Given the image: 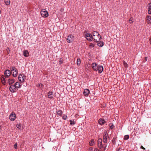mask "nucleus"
Segmentation results:
<instances>
[{
	"mask_svg": "<svg viewBox=\"0 0 151 151\" xmlns=\"http://www.w3.org/2000/svg\"><path fill=\"white\" fill-rule=\"evenodd\" d=\"M148 8H151V3H149L148 4Z\"/></svg>",
	"mask_w": 151,
	"mask_h": 151,
	"instance_id": "33",
	"label": "nucleus"
},
{
	"mask_svg": "<svg viewBox=\"0 0 151 151\" xmlns=\"http://www.w3.org/2000/svg\"><path fill=\"white\" fill-rule=\"evenodd\" d=\"M94 151H99V150L97 148H95L94 150Z\"/></svg>",
	"mask_w": 151,
	"mask_h": 151,
	"instance_id": "38",
	"label": "nucleus"
},
{
	"mask_svg": "<svg viewBox=\"0 0 151 151\" xmlns=\"http://www.w3.org/2000/svg\"><path fill=\"white\" fill-rule=\"evenodd\" d=\"M128 129L129 130H131V127L130 126H129L128 127Z\"/></svg>",
	"mask_w": 151,
	"mask_h": 151,
	"instance_id": "39",
	"label": "nucleus"
},
{
	"mask_svg": "<svg viewBox=\"0 0 151 151\" xmlns=\"http://www.w3.org/2000/svg\"><path fill=\"white\" fill-rule=\"evenodd\" d=\"M105 123V122L104 120L103 119H100L99 120V123L100 125H103Z\"/></svg>",
	"mask_w": 151,
	"mask_h": 151,
	"instance_id": "14",
	"label": "nucleus"
},
{
	"mask_svg": "<svg viewBox=\"0 0 151 151\" xmlns=\"http://www.w3.org/2000/svg\"><path fill=\"white\" fill-rule=\"evenodd\" d=\"M150 44H151V39H150Z\"/></svg>",
	"mask_w": 151,
	"mask_h": 151,
	"instance_id": "43",
	"label": "nucleus"
},
{
	"mask_svg": "<svg viewBox=\"0 0 151 151\" xmlns=\"http://www.w3.org/2000/svg\"><path fill=\"white\" fill-rule=\"evenodd\" d=\"M53 92L52 91H49L47 93L48 97L50 99L53 98Z\"/></svg>",
	"mask_w": 151,
	"mask_h": 151,
	"instance_id": "15",
	"label": "nucleus"
},
{
	"mask_svg": "<svg viewBox=\"0 0 151 151\" xmlns=\"http://www.w3.org/2000/svg\"><path fill=\"white\" fill-rule=\"evenodd\" d=\"M81 64V59L80 58H78L77 60V64L78 65H80Z\"/></svg>",
	"mask_w": 151,
	"mask_h": 151,
	"instance_id": "25",
	"label": "nucleus"
},
{
	"mask_svg": "<svg viewBox=\"0 0 151 151\" xmlns=\"http://www.w3.org/2000/svg\"><path fill=\"white\" fill-rule=\"evenodd\" d=\"M14 147L15 149H17V143H15L14 145Z\"/></svg>",
	"mask_w": 151,
	"mask_h": 151,
	"instance_id": "31",
	"label": "nucleus"
},
{
	"mask_svg": "<svg viewBox=\"0 0 151 151\" xmlns=\"http://www.w3.org/2000/svg\"><path fill=\"white\" fill-rule=\"evenodd\" d=\"M16 127L18 129H20L21 126L20 124H17L16 125Z\"/></svg>",
	"mask_w": 151,
	"mask_h": 151,
	"instance_id": "32",
	"label": "nucleus"
},
{
	"mask_svg": "<svg viewBox=\"0 0 151 151\" xmlns=\"http://www.w3.org/2000/svg\"><path fill=\"white\" fill-rule=\"evenodd\" d=\"M11 73L9 70H6L4 72V75L6 77L8 78L11 75Z\"/></svg>",
	"mask_w": 151,
	"mask_h": 151,
	"instance_id": "13",
	"label": "nucleus"
},
{
	"mask_svg": "<svg viewBox=\"0 0 151 151\" xmlns=\"http://www.w3.org/2000/svg\"><path fill=\"white\" fill-rule=\"evenodd\" d=\"M129 135H127L124 136V140H127V139H129Z\"/></svg>",
	"mask_w": 151,
	"mask_h": 151,
	"instance_id": "27",
	"label": "nucleus"
},
{
	"mask_svg": "<svg viewBox=\"0 0 151 151\" xmlns=\"http://www.w3.org/2000/svg\"><path fill=\"white\" fill-rule=\"evenodd\" d=\"M109 138L107 132L105 131L104 133L103 140L99 138L98 140V146L100 149L105 150L107 146V139Z\"/></svg>",
	"mask_w": 151,
	"mask_h": 151,
	"instance_id": "1",
	"label": "nucleus"
},
{
	"mask_svg": "<svg viewBox=\"0 0 151 151\" xmlns=\"http://www.w3.org/2000/svg\"><path fill=\"white\" fill-rule=\"evenodd\" d=\"M26 77L23 73L19 74L18 77L19 80L22 82H23L26 79Z\"/></svg>",
	"mask_w": 151,
	"mask_h": 151,
	"instance_id": "3",
	"label": "nucleus"
},
{
	"mask_svg": "<svg viewBox=\"0 0 151 151\" xmlns=\"http://www.w3.org/2000/svg\"><path fill=\"white\" fill-rule=\"evenodd\" d=\"M94 140L92 139L89 142V145L90 146H92L94 144Z\"/></svg>",
	"mask_w": 151,
	"mask_h": 151,
	"instance_id": "24",
	"label": "nucleus"
},
{
	"mask_svg": "<svg viewBox=\"0 0 151 151\" xmlns=\"http://www.w3.org/2000/svg\"><path fill=\"white\" fill-rule=\"evenodd\" d=\"M137 93H134V95H137Z\"/></svg>",
	"mask_w": 151,
	"mask_h": 151,
	"instance_id": "45",
	"label": "nucleus"
},
{
	"mask_svg": "<svg viewBox=\"0 0 151 151\" xmlns=\"http://www.w3.org/2000/svg\"><path fill=\"white\" fill-rule=\"evenodd\" d=\"M124 64L125 66V67H127V64H125V62H124Z\"/></svg>",
	"mask_w": 151,
	"mask_h": 151,
	"instance_id": "41",
	"label": "nucleus"
},
{
	"mask_svg": "<svg viewBox=\"0 0 151 151\" xmlns=\"http://www.w3.org/2000/svg\"><path fill=\"white\" fill-rule=\"evenodd\" d=\"M14 85L17 89L20 87L21 86L20 85V83L19 82H16Z\"/></svg>",
	"mask_w": 151,
	"mask_h": 151,
	"instance_id": "17",
	"label": "nucleus"
},
{
	"mask_svg": "<svg viewBox=\"0 0 151 151\" xmlns=\"http://www.w3.org/2000/svg\"><path fill=\"white\" fill-rule=\"evenodd\" d=\"M29 53L27 50H25L23 52V55L25 57H27L29 56Z\"/></svg>",
	"mask_w": 151,
	"mask_h": 151,
	"instance_id": "20",
	"label": "nucleus"
},
{
	"mask_svg": "<svg viewBox=\"0 0 151 151\" xmlns=\"http://www.w3.org/2000/svg\"><path fill=\"white\" fill-rule=\"evenodd\" d=\"M96 42H97V45L99 47H102L104 45V42H99V41Z\"/></svg>",
	"mask_w": 151,
	"mask_h": 151,
	"instance_id": "19",
	"label": "nucleus"
},
{
	"mask_svg": "<svg viewBox=\"0 0 151 151\" xmlns=\"http://www.w3.org/2000/svg\"><path fill=\"white\" fill-rule=\"evenodd\" d=\"M10 91L12 93L16 92L17 88L14 85H11L9 88Z\"/></svg>",
	"mask_w": 151,
	"mask_h": 151,
	"instance_id": "8",
	"label": "nucleus"
},
{
	"mask_svg": "<svg viewBox=\"0 0 151 151\" xmlns=\"http://www.w3.org/2000/svg\"><path fill=\"white\" fill-rule=\"evenodd\" d=\"M59 64H61L63 63V61L62 60H60L59 62Z\"/></svg>",
	"mask_w": 151,
	"mask_h": 151,
	"instance_id": "35",
	"label": "nucleus"
},
{
	"mask_svg": "<svg viewBox=\"0 0 151 151\" xmlns=\"http://www.w3.org/2000/svg\"><path fill=\"white\" fill-rule=\"evenodd\" d=\"M90 93V91L88 89H85L83 91V94L86 96H88Z\"/></svg>",
	"mask_w": 151,
	"mask_h": 151,
	"instance_id": "12",
	"label": "nucleus"
},
{
	"mask_svg": "<svg viewBox=\"0 0 151 151\" xmlns=\"http://www.w3.org/2000/svg\"><path fill=\"white\" fill-rule=\"evenodd\" d=\"M148 12L149 14H151V8H148Z\"/></svg>",
	"mask_w": 151,
	"mask_h": 151,
	"instance_id": "30",
	"label": "nucleus"
},
{
	"mask_svg": "<svg viewBox=\"0 0 151 151\" xmlns=\"http://www.w3.org/2000/svg\"><path fill=\"white\" fill-rule=\"evenodd\" d=\"M40 13L42 17H47L48 16V13L47 11L44 9L41 10Z\"/></svg>",
	"mask_w": 151,
	"mask_h": 151,
	"instance_id": "4",
	"label": "nucleus"
},
{
	"mask_svg": "<svg viewBox=\"0 0 151 151\" xmlns=\"http://www.w3.org/2000/svg\"><path fill=\"white\" fill-rule=\"evenodd\" d=\"M85 37L87 40L89 42L92 41L93 39L92 35L90 33H86L85 34Z\"/></svg>",
	"mask_w": 151,
	"mask_h": 151,
	"instance_id": "7",
	"label": "nucleus"
},
{
	"mask_svg": "<svg viewBox=\"0 0 151 151\" xmlns=\"http://www.w3.org/2000/svg\"><path fill=\"white\" fill-rule=\"evenodd\" d=\"M92 36L93 39H94V41L95 42H98L102 39V37L100 35L98 32L96 31H94L93 32Z\"/></svg>",
	"mask_w": 151,
	"mask_h": 151,
	"instance_id": "2",
	"label": "nucleus"
},
{
	"mask_svg": "<svg viewBox=\"0 0 151 151\" xmlns=\"http://www.w3.org/2000/svg\"><path fill=\"white\" fill-rule=\"evenodd\" d=\"M11 70L12 71H13L12 75L13 77H15L17 76L18 74V71L17 69L14 67H12L11 68Z\"/></svg>",
	"mask_w": 151,
	"mask_h": 151,
	"instance_id": "6",
	"label": "nucleus"
},
{
	"mask_svg": "<svg viewBox=\"0 0 151 151\" xmlns=\"http://www.w3.org/2000/svg\"><path fill=\"white\" fill-rule=\"evenodd\" d=\"M147 23L149 24H150L151 23V16L149 15L148 16H147Z\"/></svg>",
	"mask_w": 151,
	"mask_h": 151,
	"instance_id": "16",
	"label": "nucleus"
},
{
	"mask_svg": "<svg viewBox=\"0 0 151 151\" xmlns=\"http://www.w3.org/2000/svg\"><path fill=\"white\" fill-rule=\"evenodd\" d=\"M98 66V64L95 63H93L91 65V66L93 69L96 71H97V66Z\"/></svg>",
	"mask_w": 151,
	"mask_h": 151,
	"instance_id": "10",
	"label": "nucleus"
},
{
	"mask_svg": "<svg viewBox=\"0 0 151 151\" xmlns=\"http://www.w3.org/2000/svg\"><path fill=\"white\" fill-rule=\"evenodd\" d=\"M69 121L70 122V124L71 125L74 124H75V122L74 121H72V120H70Z\"/></svg>",
	"mask_w": 151,
	"mask_h": 151,
	"instance_id": "28",
	"label": "nucleus"
},
{
	"mask_svg": "<svg viewBox=\"0 0 151 151\" xmlns=\"http://www.w3.org/2000/svg\"><path fill=\"white\" fill-rule=\"evenodd\" d=\"M97 69L98 72L99 73H101L103 71L104 68L102 65H98V66H97Z\"/></svg>",
	"mask_w": 151,
	"mask_h": 151,
	"instance_id": "11",
	"label": "nucleus"
},
{
	"mask_svg": "<svg viewBox=\"0 0 151 151\" xmlns=\"http://www.w3.org/2000/svg\"><path fill=\"white\" fill-rule=\"evenodd\" d=\"M114 125H113V124H112V125H111L110 126V128L111 129H113V128H114Z\"/></svg>",
	"mask_w": 151,
	"mask_h": 151,
	"instance_id": "36",
	"label": "nucleus"
},
{
	"mask_svg": "<svg viewBox=\"0 0 151 151\" xmlns=\"http://www.w3.org/2000/svg\"><path fill=\"white\" fill-rule=\"evenodd\" d=\"M63 119L64 120H66L67 119V116L66 115H64L63 117Z\"/></svg>",
	"mask_w": 151,
	"mask_h": 151,
	"instance_id": "29",
	"label": "nucleus"
},
{
	"mask_svg": "<svg viewBox=\"0 0 151 151\" xmlns=\"http://www.w3.org/2000/svg\"><path fill=\"white\" fill-rule=\"evenodd\" d=\"M129 21L130 23H132V20L131 18L129 19Z\"/></svg>",
	"mask_w": 151,
	"mask_h": 151,
	"instance_id": "40",
	"label": "nucleus"
},
{
	"mask_svg": "<svg viewBox=\"0 0 151 151\" xmlns=\"http://www.w3.org/2000/svg\"><path fill=\"white\" fill-rule=\"evenodd\" d=\"M4 3L6 5H10V0H4Z\"/></svg>",
	"mask_w": 151,
	"mask_h": 151,
	"instance_id": "22",
	"label": "nucleus"
},
{
	"mask_svg": "<svg viewBox=\"0 0 151 151\" xmlns=\"http://www.w3.org/2000/svg\"><path fill=\"white\" fill-rule=\"evenodd\" d=\"M102 151H105V150H101V149H100Z\"/></svg>",
	"mask_w": 151,
	"mask_h": 151,
	"instance_id": "44",
	"label": "nucleus"
},
{
	"mask_svg": "<svg viewBox=\"0 0 151 151\" xmlns=\"http://www.w3.org/2000/svg\"><path fill=\"white\" fill-rule=\"evenodd\" d=\"M74 39V36L72 35H70L67 37L66 40L68 42L70 43L73 42Z\"/></svg>",
	"mask_w": 151,
	"mask_h": 151,
	"instance_id": "5",
	"label": "nucleus"
},
{
	"mask_svg": "<svg viewBox=\"0 0 151 151\" xmlns=\"http://www.w3.org/2000/svg\"><path fill=\"white\" fill-rule=\"evenodd\" d=\"M116 139L115 138H113V139L112 143L113 144L115 145L116 143Z\"/></svg>",
	"mask_w": 151,
	"mask_h": 151,
	"instance_id": "26",
	"label": "nucleus"
},
{
	"mask_svg": "<svg viewBox=\"0 0 151 151\" xmlns=\"http://www.w3.org/2000/svg\"><path fill=\"white\" fill-rule=\"evenodd\" d=\"M57 115H59L60 116H61L62 115V111L61 110H59L58 111H57Z\"/></svg>",
	"mask_w": 151,
	"mask_h": 151,
	"instance_id": "23",
	"label": "nucleus"
},
{
	"mask_svg": "<svg viewBox=\"0 0 151 151\" xmlns=\"http://www.w3.org/2000/svg\"><path fill=\"white\" fill-rule=\"evenodd\" d=\"M6 77H5L4 76H1V81H2V83H4V84L5 83V81H6Z\"/></svg>",
	"mask_w": 151,
	"mask_h": 151,
	"instance_id": "18",
	"label": "nucleus"
},
{
	"mask_svg": "<svg viewBox=\"0 0 151 151\" xmlns=\"http://www.w3.org/2000/svg\"><path fill=\"white\" fill-rule=\"evenodd\" d=\"M89 151H93V148L91 147L89 148Z\"/></svg>",
	"mask_w": 151,
	"mask_h": 151,
	"instance_id": "34",
	"label": "nucleus"
},
{
	"mask_svg": "<svg viewBox=\"0 0 151 151\" xmlns=\"http://www.w3.org/2000/svg\"><path fill=\"white\" fill-rule=\"evenodd\" d=\"M147 57H146L145 58V61H146L147 60Z\"/></svg>",
	"mask_w": 151,
	"mask_h": 151,
	"instance_id": "42",
	"label": "nucleus"
},
{
	"mask_svg": "<svg viewBox=\"0 0 151 151\" xmlns=\"http://www.w3.org/2000/svg\"><path fill=\"white\" fill-rule=\"evenodd\" d=\"M14 82V79H9L8 83L9 85H11Z\"/></svg>",
	"mask_w": 151,
	"mask_h": 151,
	"instance_id": "21",
	"label": "nucleus"
},
{
	"mask_svg": "<svg viewBox=\"0 0 151 151\" xmlns=\"http://www.w3.org/2000/svg\"><path fill=\"white\" fill-rule=\"evenodd\" d=\"M140 148H141L144 150H145V148L144 147L142 146H141Z\"/></svg>",
	"mask_w": 151,
	"mask_h": 151,
	"instance_id": "37",
	"label": "nucleus"
},
{
	"mask_svg": "<svg viewBox=\"0 0 151 151\" xmlns=\"http://www.w3.org/2000/svg\"><path fill=\"white\" fill-rule=\"evenodd\" d=\"M120 149H119L117 151H120Z\"/></svg>",
	"mask_w": 151,
	"mask_h": 151,
	"instance_id": "46",
	"label": "nucleus"
},
{
	"mask_svg": "<svg viewBox=\"0 0 151 151\" xmlns=\"http://www.w3.org/2000/svg\"><path fill=\"white\" fill-rule=\"evenodd\" d=\"M16 117V114L14 112H12L9 116V119L11 121H14Z\"/></svg>",
	"mask_w": 151,
	"mask_h": 151,
	"instance_id": "9",
	"label": "nucleus"
}]
</instances>
